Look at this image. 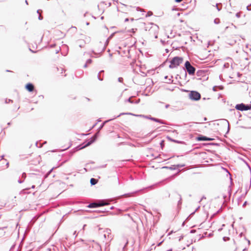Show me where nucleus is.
<instances>
[{
	"label": "nucleus",
	"mask_w": 251,
	"mask_h": 251,
	"mask_svg": "<svg viewBox=\"0 0 251 251\" xmlns=\"http://www.w3.org/2000/svg\"><path fill=\"white\" fill-rule=\"evenodd\" d=\"M145 29L146 31H149V34L152 36H154L155 39L157 38V35L159 31V26L153 23H151L148 24H145Z\"/></svg>",
	"instance_id": "nucleus-1"
},
{
	"label": "nucleus",
	"mask_w": 251,
	"mask_h": 251,
	"mask_svg": "<svg viewBox=\"0 0 251 251\" xmlns=\"http://www.w3.org/2000/svg\"><path fill=\"white\" fill-rule=\"evenodd\" d=\"M183 61V58L181 57L176 56L174 57L170 61L169 68L173 69L177 67Z\"/></svg>",
	"instance_id": "nucleus-2"
},
{
	"label": "nucleus",
	"mask_w": 251,
	"mask_h": 251,
	"mask_svg": "<svg viewBox=\"0 0 251 251\" xmlns=\"http://www.w3.org/2000/svg\"><path fill=\"white\" fill-rule=\"evenodd\" d=\"M185 67L188 73L190 75H193L195 74V68L192 66L188 61H187L185 63Z\"/></svg>",
	"instance_id": "nucleus-3"
},
{
	"label": "nucleus",
	"mask_w": 251,
	"mask_h": 251,
	"mask_svg": "<svg viewBox=\"0 0 251 251\" xmlns=\"http://www.w3.org/2000/svg\"><path fill=\"white\" fill-rule=\"evenodd\" d=\"M89 245L93 249L92 251H101L100 246L94 241H91Z\"/></svg>",
	"instance_id": "nucleus-4"
},
{
	"label": "nucleus",
	"mask_w": 251,
	"mask_h": 251,
	"mask_svg": "<svg viewBox=\"0 0 251 251\" xmlns=\"http://www.w3.org/2000/svg\"><path fill=\"white\" fill-rule=\"evenodd\" d=\"M189 97L191 100H198L200 99L201 95L196 91H191L189 94Z\"/></svg>",
	"instance_id": "nucleus-5"
},
{
	"label": "nucleus",
	"mask_w": 251,
	"mask_h": 251,
	"mask_svg": "<svg viewBox=\"0 0 251 251\" xmlns=\"http://www.w3.org/2000/svg\"><path fill=\"white\" fill-rule=\"evenodd\" d=\"M235 108L238 110L244 111L249 110V105H245L244 103L238 104L235 106Z\"/></svg>",
	"instance_id": "nucleus-6"
},
{
	"label": "nucleus",
	"mask_w": 251,
	"mask_h": 251,
	"mask_svg": "<svg viewBox=\"0 0 251 251\" xmlns=\"http://www.w3.org/2000/svg\"><path fill=\"white\" fill-rule=\"evenodd\" d=\"M107 204H108L107 203H105L103 201H100L98 203H90L88 205V207H89V208H94V207H98V206H103V205H107Z\"/></svg>",
	"instance_id": "nucleus-7"
},
{
	"label": "nucleus",
	"mask_w": 251,
	"mask_h": 251,
	"mask_svg": "<svg viewBox=\"0 0 251 251\" xmlns=\"http://www.w3.org/2000/svg\"><path fill=\"white\" fill-rule=\"evenodd\" d=\"M221 124L222 125L223 127L224 126L225 128L227 127V131L226 133H227L229 130V125L228 122L226 119H221Z\"/></svg>",
	"instance_id": "nucleus-8"
},
{
	"label": "nucleus",
	"mask_w": 251,
	"mask_h": 251,
	"mask_svg": "<svg viewBox=\"0 0 251 251\" xmlns=\"http://www.w3.org/2000/svg\"><path fill=\"white\" fill-rule=\"evenodd\" d=\"M221 175L223 176H226L229 178V179H231L230 174L226 169L223 167L221 168Z\"/></svg>",
	"instance_id": "nucleus-9"
},
{
	"label": "nucleus",
	"mask_w": 251,
	"mask_h": 251,
	"mask_svg": "<svg viewBox=\"0 0 251 251\" xmlns=\"http://www.w3.org/2000/svg\"><path fill=\"white\" fill-rule=\"evenodd\" d=\"M26 89L29 91V92H31L34 89V86L33 85L31 84V83H28L26 85Z\"/></svg>",
	"instance_id": "nucleus-10"
},
{
	"label": "nucleus",
	"mask_w": 251,
	"mask_h": 251,
	"mask_svg": "<svg viewBox=\"0 0 251 251\" xmlns=\"http://www.w3.org/2000/svg\"><path fill=\"white\" fill-rule=\"evenodd\" d=\"M97 138V135L96 134L91 139V141L88 142L86 145L84 147H87L91 145L92 143H93Z\"/></svg>",
	"instance_id": "nucleus-11"
},
{
	"label": "nucleus",
	"mask_w": 251,
	"mask_h": 251,
	"mask_svg": "<svg viewBox=\"0 0 251 251\" xmlns=\"http://www.w3.org/2000/svg\"><path fill=\"white\" fill-rule=\"evenodd\" d=\"M198 140L200 141H205V140H211V139H208L206 137L202 136L198 138Z\"/></svg>",
	"instance_id": "nucleus-12"
},
{
	"label": "nucleus",
	"mask_w": 251,
	"mask_h": 251,
	"mask_svg": "<svg viewBox=\"0 0 251 251\" xmlns=\"http://www.w3.org/2000/svg\"><path fill=\"white\" fill-rule=\"evenodd\" d=\"M151 119L153 120V121H155V122H159L160 124H165L163 121H162L160 120H159L158 119H156V118H151Z\"/></svg>",
	"instance_id": "nucleus-13"
},
{
	"label": "nucleus",
	"mask_w": 251,
	"mask_h": 251,
	"mask_svg": "<svg viewBox=\"0 0 251 251\" xmlns=\"http://www.w3.org/2000/svg\"><path fill=\"white\" fill-rule=\"evenodd\" d=\"M90 182L92 185H95L97 183V180L95 178H91Z\"/></svg>",
	"instance_id": "nucleus-14"
},
{
	"label": "nucleus",
	"mask_w": 251,
	"mask_h": 251,
	"mask_svg": "<svg viewBox=\"0 0 251 251\" xmlns=\"http://www.w3.org/2000/svg\"><path fill=\"white\" fill-rule=\"evenodd\" d=\"M41 12H42V11L41 10H38L37 11V13H38L39 14L38 19L40 20H41L43 19V17H42L41 14Z\"/></svg>",
	"instance_id": "nucleus-15"
},
{
	"label": "nucleus",
	"mask_w": 251,
	"mask_h": 251,
	"mask_svg": "<svg viewBox=\"0 0 251 251\" xmlns=\"http://www.w3.org/2000/svg\"><path fill=\"white\" fill-rule=\"evenodd\" d=\"M230 64L229 63H225L224 65V68H229Z\"/></svg>",
	"instance_id": "nucleus-16"
},
{
	"label": "nucleus",
	"mask_w": 251,
	"mask_h": 251,
	"mask_svg": "<svg viewBox=\"0 0 251 251\" xmlns=\"http://www.w3.org/2000/svg\"><path fill=\"white\" fill-rule=\"evenodd\" d=\"M152 15V13L151 12V11H149L147 13V14L146 15V17H149L151 15Z\"/></svg>",
	"instance_id": "nucleus-17"
},
{
	"label": "nucleus",
	"mask_w": 251,
	"mask_h": 251,
	"mask_svg": "<svg viewBox=\"0 0 251 251\" xmlns=\"http://www.w3.org/2000/svg\"><path fill=\"white\" fill-rule=\"evenodd\" d=\"M219 19H215L214 20V23L216 24H218L219 23Z\"/></svg>",
	"instance_id": "nucleus-18"
},
{
	"label": "nucleus",
	"mask_w": 251,
	"mask_h": 251,
	"mask_svg": "<svg viewBox=\"0 0 251 251\" xmlns=\"http://www.w3.org/2000/svg\"><path fill=\"white\" fill-rule=\"evenodd\" d=\"M103 72V71H101V72H100L99 73V74H98V78H99V79L100 80H102V78H100V73L101 72Z\"/></svg>",
	"instance_id": "nucleus-19"
},
{
	"label": "nucleus",
	"mask_w": 251,
	"mask_h": 251,
	"mask_svg": "<svg viewBox=\"0 0 251 251\" xmlns=\"http://www.w3.org/2000/svg\"><path fill=\"white\" fill-rule=\"evenodd\" d=\"M137 30V29H134V28H132L131 29L130 31H129V32H132V33H135V31Z\"/></svg>",
	"instance_id": "nucleus-20"
},
{
	"label": "nucleus",
	"mask_w": 251,
	"mask_h": 251,
	"mask_svg": "<svg viewBox=\"0 0 251 251\" xmlns=\"http://www.w3.org/2000/svg\"><path fill=\"white\" fill-rule=\"evenodd\" d=\"M91 62H92V60L90 59H88L86 61V63L88 64H90Z\"/></svg>",
	"instance_id": "nucleus-21"
},
{
	"label": "nucleus",
	"mask_w": 251,
	"mask_h": 251,
	"mask_svg": "<svg viewBox=\"0 0 251 251\" xmlns=\"http://www.w3.org/2000/svg\"><path fill=\"white\" fill-rule=\"evenodd\" d=\"M172 141L173 142H175V143H181V142L177 141V140H172Z\"/></svg>",
	"instance_id": "nucleus-22"
},
{
	"label": "nucleus",
	"mask_w": 251,
	"mask_h": 251,
	"mask_svg": "<svg viewBox=\"0 0 251 251\" xmlns=\"http://www.w3.org/2000/svg\"><path fill=\"white\" fill-rule=\"evenodd\" d=\"M223 197L225 199V202H226L228 200V197L226 196H223Z\"/></svg>",
	"instance_id": "nucleus-23"
},
{
	"label": "nucleus",
	"mask_w": 251,
	"mask_h": 251,
	"mask_svg": "<svg viewBox=\"0 0 251 251\" xmlns=\"http://www.w3.org/2000/svg\"><path fill=\"white\" fill-rule=\"evenodd\" d=\"M118 80H119V82H121L123 81V78L122 77H119L118 78Z\"/></svg>",
	"instance_id": "nucleus-24"
},
{
	"label": "nucleus",
	"mask_w": 251,
	"mask_h": 251,
	"mask_svg": "<svg viewBox=\"0 0 251 251\" xmlns=\"http://www.w3.org/2000/svg\"><path fill=\"white\" fill-rule=\"evenodd\" d=\"M229 239V238L228 237H223V240L226 241V240H228Z\"/></svg>",
	"instance_id": "nucleus-25"
},
{
	"label": "nucleus",
	"mask_w": 251,
	"mask_h": 251,
	"mask_svg": "<svg viewBox=\"0 0 251 251\" xmlns=\"http://www.w3.org/2000/svg\"><path fill=\"white\" fill-rule=\"evenodd\" d=\"M236 16L237 17L239 18L240 17V13H237L236 14Z\"/></svg>",
	"instance_id": "nucleus-26"
},
{
	"label": "nucleus",
	"mask_w": 251,
	"mask_h": 251,
	"mask_svg": "<svg viewBox=\"0 0 251 251\" xmlns=\"http://www.w3.org/2000/svg\"><path fill=\"white\" fill-rule=\"evenodd\" d=\"M127 100L130 103H133V101L131 100V98H129Z\"/></svg>",
	"instance_id": "nucleus-27"
},
{
	"label": "nucleus",
	"mask_w": 251,
	"mask_h": 251,
	"mask_svg": "<svg viewBox=\"0 0 251 251\" xmlns=\"http://www.w3.org/2000/svg\"><path fill=\"white\" fill-rule=\"evenodd\" d=\"M108 121H106L104 122V123H103V124L102 125V126H100V128H101L103 127V126H104V124H105V123L107 122Z\"/></svg>",
	"instance_id": "nucleus-28"
},
{
	"label": "nucleus",
	"mask_w": 251,
	"mask_h": 251,
	"mask_svg": "<svg viewBox=\"0 0 251 251\" xmlns=\"http://www.w3.org/2000/svg\"><path fill=\"white\" fill-rule=\"evenodd\" d=\"M184 166V165H176V167L178 168V167H183Z\"/></svg>",
	"instance_id": "nucleus-29"
},
{
	"label": "nucleus",
	"mask_w": 251,
	"mask_h": 251,
	"mask_svg": "<svg viewBox=\"0 0 251 251\" xmlns=\"http://www.w3.org/2000/svg\"><path fill=\"white\" fill-rule=\"evenodd\" d=\"M217 88H218V87L214 86V87H213V90H214V91H217V89H217Z\"/></svg>",
	"instance_id": "nucleus-30"
},
{
	"label": "nucleus",
	"mask_w": 251,
	"mask_h": 251,
	"mask_svg": "<svg viewBox=\"0 0 251 251\" xmlns=\"http://www.w3.org/2000/svg\"><path fill=\"white\" fill-rule=\"evenodd\" d=\"M250 6H247V9L248 10H251V8H250Z\"/></svg>",
	"instance_id": "nucleus-31"
},
{
	"label": "nucleus",
	"mask_w": 251,
	"mask_h": 251,
	"mask_svg": "<svg viewBox=\"0 0 251 251\" xmlns=\"http://www.w3.org/2000/svg\"><path fill=\"white\" fill-rule=\"evenodd\" d=\"M182 0H175V1L176 2H180L182 1Z\"/></svg>",
	"instance_id": "nucleus-32"
},
{
	"label": "nucleus",
	"mask_w": 251,
	"mask_h": 251,
	"mask_svg": "<svg viewBox=\"0 0 251 251\" xmlns=\"http://www.w3.org/2000/svg\"><path fill=\"white\" fill-rule=\"evenodd\" d=\"M25 176H26V175H25V173H23V175H22V176H23V177H24V178H25Z\"/></svg>",
	"instance_id": "nucleus-33"
},
{
	"label": "nucleus",
	"mask_w": 251,
	"mask_h": 251,
	"mask_svg": "<svg viewBox=\"0 0 251 251\" xmlns=\"http://www.w3.org/2000/svg\"><path fill=\"white\" fill-rule=\"evenodd\" d=\"M216 7H217V8L218 10L219 11L220 9L218 7V4H217V3L216 4Z\"/></svg>",
	"instance_id": "nucleus-34"
},
{
	"label": "nucleus",
	"mask_w": 251,
	"mask_h": 251,
	"mask_svg": "<svg viewBox=\"0 0 251 251\" xmlns=\"http://www.w3.org/2000/svg\"><path fill=\"white\" fill-rule=\"evenodd\" d=\"M87 65H88V64H87V63H86V64L84 65V68H86V67H87Z\"/></svg>",
	"instance_id": "nucleus-35"
},
{
	"label": "nucleus",
	"mask_w": 251,
	"mask_h": 251,
	"mask_svg": "<svg viewBox=\"0 0 251 251\" xmlns=\"http://www.w3.org/2000/svg\"><path fill=\"white\" fill-rule=\"evenodd\" d=\"M249 110H250L251 109V105H249Z\"/></svg>",
	"instance_id": "nucleus-36"
},
{
	"label": "nucleus",
	"mask_w": 251,
	"mask_h": 251,
	"mask_svg": "<svg viewBox=\"0 0 251 251\" xmlns=\"http://www.w3.org/2000/svg\"><path fill=\"white\" fill-rule=\"evenodd\" d=\"M110 230H107L106 232L108 234H109L110 233Z\"/></svg>",
	"instance_id": "nucleus-37"
},
{
	"label": "nucleus",
	"mask_w": 251,
	"mask_h": 251,
	"mask_svg": "<svg viewBox=\"0 0 251 251\" xmlns=\"http://www.w3.org/2000/svg\"><path fill=\"white\" fill-rule=\"evenodd\" d=\"M128 21V19L126 18L125 19V22H127Z\"/></svg>",
	"instance_id": "nucleus-38"
},
{
	"label": "nucleus",
	"mask_w": 251,
	"mask_h": 251,
	"mask_svg": "<svg viewBox=\"0 0 251 251\" xmlns=\"http://www.w3.org/2000/svg\"><path fill=\"white\" fill-rule=\"evenodd\" d=\"M18 182H19V183H22V181L21 180H19Z\"/></svg>",
	"instance_id": "nucleus-39"
},
{
	"label": "nucleus",
	"mask_w": 251,
	"mask_h": 251,
	"mask_svg": "<svg viewBox=\"0 0 251 251\" xmlns=\"http://www.w3.org/2000/svg\"><path fill=\"white\" fill-rule=\"evenodd\" d=\"M35 188V186L34 185H32V187H31V188L33 189Z\"/></svg>",
	"instance_id": "nucleus-40"
},
{
	"label": "nucleus",
	"mask_w": 251,
	"mask_h": 251,
	"mask_svg": "<svg viewBox=\"0 0 251 251\" xmlns=\"http://www.w3.org/2000/svg\"><path fill=\"white\" fill-rule=\"evenodd\" d=\"M169 105L167 104L166 105V108H168L169 107Z\"/></svg>",
	"instance_id": "nucleus-41"
},
{
	"label": "nucleus",
	"mask_w": 251,
	"mask_h": 251,
	"mask_svg": "<svg viewBox=\"0 0 251 251\" xmlns=\"http://www.w3.org/2000/svg\"><path fill=\"white\" fill-rule=\"evenodd\" d=\"M9 101H11V100H7V101H6V103H7V102H9Z\"/></svg>",
	"instance_id": "nucleus-42"
},
{
	"label": "nucleus",
	"mask_w": 251,
	"mask_h": 251,
	"mask_svg": "<svg viewBox=\"0 0 251 251\" xmlns=\"http://www.w3.org/2000/svg\"><path fill=\"white\" fill-rule=\"evenodd\" d=\"M9 101H11V100H7V101H6V103H7V102H9Z\"/></svg>",
	"instance_id": "nucleus-43"
},
{
	"label": "nucleus",
	"mask_w": 251,
	"mask_h": 251,
	"mask_svg": "<svg viewBox=\"0 0 251 251\" xmlns=\"http://www.w3.org/2000/svg\"><path fill=\"white\" fill-rule=\"evenodd\" d=\"M9 101H11V100H7V101H6V103H7V102H9Z\"/></svg>",
	"instance_id": "nucleus-44"
},
{
	"label": "nucleus",
	"mask_w": 251,
	"mask_h": 251,
	"mask_svg": "<svg viewBox=\"0 0 251 251\" xmlns=\"http://www.w3.org/2000/svg\"><path fill=\"white\" fill-rule=\"evenodd\" d=\"M25 2H26V3L27 4H28V3H27V0H25Z\"/></svg>",
	"instance_id": "nucleus-45"
},
{
	"label": "nucleus",
	"mask_w": 251,
	"mask_h": 251,
	"mask_svg": "<svg viewBox=\"0 0 251 251\" xmlns=\"http://www.w3.org/2000/svg\"><path fill=\"white\" fill-rule=\"evenodd\" d=\"M104 236L105 238H106V234H104Z\"/></svg>",
	"instance_id": "nucleus-46"
},
{
	"label": "nucleus",
	"mask_w": 251,
	"mask_h": 251,
	"mask_svg": "<svg viewBox=\"0 0 251 251\" xmlns=\"http://www.w3.org/2000/svg\"><path fill=\"white\" fill-rule=\"evenodd\" d=\"M140 11H144V9H140Z\"/></svg>",
	"instance_id": "nucleus-47"
},
{
	"label": "nucleus",
	"mask_w": 251,
	"mask_h": 251,
	"mask_svg": "<svg viewBox=\"0 0 251 251\" xmlns=\"http://www.w3.org/2000/svg\"><path fill=\"white\" fill-rule=\"evenodd\" d=\"M75 234H76V231H75V232H74V234L75 235Z\"/></svg>",
	"instance_id": "nucleus-48"
},
{
	"label": "nucleus",
	"mask_w": 251,
	"mask_h": 251,
	"mask_svg": "<svg viewBox=\"0 0 251 251\" xmlns=\"http://www.w3.org/2000/svg\"><path fill=\"white\" fill-rule=\"evenodd\" d=\"M220 89H221V90L223 89V88L221 86Z\"/></svg>",
	"instance_id": "nucleus-49"
},
{
	"label": "nucleus",
	"mask_w": 251,
	"mask_h": 251,
	"mask_svg": "<svg viewBox=\"0 0 251 251\" xmlns=\"http://www.w3.org/2000/svg\"><path fill=\"white\" fill-rule=\"evenodd\" d=\"M137 116H141V115H136Z\"/></svg>",
	"instance_id": "nucleus-50"
}]
</instances>
